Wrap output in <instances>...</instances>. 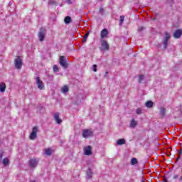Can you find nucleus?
<instances>
[{"instance_id":"obj_1","label":"nucleus","mask_w":182,"mask_h":182,"mask_svg":"<svg viewBox=\"0 0 182 182\" xmlns=\"http://www.w3.org/2000/svg\"><path fill=\"white\" fill-rule=\"evenodd\" d=\"M14 65L15 68L16 69H21L22 68V59L21 58V56H17L14 60Z\"/></svg>"},{"instance_id":"obj_2","label":"nucleus","mask_w":182,"mask_h":182,"mask_svg":"<svg viewBox=\"0 0 182 182\" xmlns=\"http://www.w3.org/2000/svg\"><path fill=\"white\" fill-rule=\"evenodd\" d=\"M46 35V30H45V28H41L38 33V39L40 42H43Z\"/></svg>"},{"instance_id":"obj_3","label":"nucleus","mask_w":182,"mask_h":182,"mask_svg":"<svg viewBox=\"0 0 182 182\" xmlns=\"http://www.w3.org/2000/svg\"><path fill=\"white\" fill-rule=\"evenodd\" d=\"M38 132H39L38 127H33L32 132L30 134L31 140H35L36 139Z\"/></svg>"},{"instance_id":"obj_4","label":"nucleus","mask_w":182,"mask_h":182,"mask_svg":"<svg viewBox=\"0 0 182 182\" xmlns=\"http://www.w3.org/2000/svg\"><path fill=\"white\" fill-rule=\"evenodd\" d=\"M93 136V132L90 129L82 130V137L87 138Z\"/></svg>"},{"instance_id":"obj_5","label":"nucleus","mask_w":182,"mask_h":182,"mask_svg":"<svg viewBox=\"0 0 182 182\" xmlns=\"http://www.w3.org/2000/svg\"><path fill=\"white\" fill-rule=\"evenodd\" d=\"M36 83L38 89H40L41 90H43V89H45V85H43V82L41 80V78L39 77H37L36 78Z\"/></svg>"},{"instance_id":"obj_6","label":"nucleus","mask_w":182,"mask_h":182,"mask_svg":"<svg viewBox=\"0 0 182 182\" xmlns=\"http://www.w3.org/2000/svg\"><path fill=\"white\" fill-rule=\"evenodd\" d=\"M101 46L102 50H109V43L105 40L101 41Z\"/></svg>"},{"instance_id":"obj_7","label":"nucleus","mask_w":182,"mask_h":182,"mask_svg":"<svg viewBox=\"0 0 182 182\" xmlns=\"http://www.w3.org/2000/svg\"><path fill=\"white\" fill-rule=\"evenodd\" d=\"M60 65L63 66L65 69L68 68V63H66V60H65V56L62 55L60 57Z\"/></svg>"},{"instance_id":"obj_8","label":"nucleus","mask_w":182,"mask_h":182,"mask_svg":"<svg viewBox=\"0 0 182 182\" xmlns=\"http://www.w3.org/2000/svg\"><path fill=\"white\" fill-rule=\"evenodd\" d=\"M84 153L85 156H90L92 154V146H85Z\"/></svg>"},{"instance_id":"obj_9","label":"nucleus","mask_w":182,"mask_h":182,"mask_svg":"<svg viewBox=\"0 0 182 182\" xmlns=\"http://www.w3.org/2000/svg\"><path fill=\"white\" fill-rule=\"evenodd\" d=\"M170 38H171L170 34L168 32H165V37L164 40V48H167V44Z\"/></svg>"},{"instance_id":"obj_10","label":"nucleus","mask_w":182,"mask_h":182,"mask_svg":"<svg viewBox=\"0 0 182 182\" xmlns=\"http://www.w3.org/2000/svg\"><path fill=\"white\" fill-rule=\"evenodd\" d=\"M181 35H182V30H176L173 33V38H175L176 39H179V38L181 37Z\"/></svg>"},{"instance_id":"obj_11","label":"nucleus","mask_w":182,"mask_h":182,"mask_svg":"<svg viewBox=\"0 0 182 182\" xmlns=\"http://www.w3.org/2000/svg\"><path fill=\"white\" fill-rule=\"evenodd\" d=\"M109 32L107 31V29L104 28L102 31H101V38L102 39H105V38H107V35H108Z\"/></svg>"},{"instance_id":"obj_12","label":"nucleus","mask_w":182,"mask_h":182,"mask_svg":"<svg viewBox=\"0 0 182 182\" xmlns=\"http://www.w3.org/2000/svg\"><path fill=\"white\" fill-rule=\"evenodd\" d=\"M54 119H55L56 123H58V124H61L62 119H60L59 118V112H56L55 114H54Z\"/></svg>"},{"instance_id":"obj_13","label":"nucleus","mask_w":182,"mask_h":182,"mask_svg":"<svg viewBox=\"0 0 182 182\" xmlns=\"http://www.w3.org/2000/svg\"><path fill=\"white\" fill-rule=\"evenodd\" d=\"M6 89V84H5L4 82H1L0 83V92H1V93H4V92H5Z\"/></svg>"},{"instance_id":"obj_14","label":"nucleus","mask_w":182,"mask_h":182,"mask_svg":"<svg viewBox=\"0 0 182 182\" xmlns=\"http://www.w3.org/2000/svg\"><path fill=\"white\" fill-rule=\"evenodd\" d=\"M38 165V161H36V159H31L30 161V166L31 167H36V166Z\"/></svg>"},{"instance_id":"obj_15","label":"nucleus","mask_w":182,"mask_h":182,"mask_svg":"<svg viewBox=\"0 0 182 182\" xmlns=\"http://www.w3.org/2000/svg\"><path fill=\"white\" fill-rule=\"evenodd\" d=\"M136 126H137V121L134 120V119H132L130 122V127L134 129Z\"/></svg>"},{"instance_id":"obj_16","label":"nucleus","mask_w":182,"mask_h":182,"mask_svg":"<svg viewBox=\"0 0 182 182\" xmlns=\"http://www.w3.org/2000/svg\"><path fill=\"white\" fill-rule=\"evenodd\" d=\"M61 92L63 93H68L69 92V87H68V85H64L62 88H61Z\"/></svg>"},{"instance_id":"obj_17","label":"nucleus","mask_w":182,"mask_h":182,"mask_svg":"<svg viewBox=\"0 0 182 182\" xmlns=\"http://www.w3.org/2000/svg\"><path fill=\"white\" fill-rule=\"evenodd\" d=\"M118 146H122V144H126V140L124 139H120L117 141Z\"/></svg>"},{"instance_id":"obj_18","label":"nucleus","mask_w":182,"mask_h":182,"mask_svg":"<svg viewBox=\"0 0 182 182\" xmlns=\"http://www.w3.org/2000/svg\"><path fill=\"white\" fill-rule=\"evenodd\" d=\"M4 166H9V159L8 158H4L3 159Z\"/></svg>"},{"instance_id":"obj_19","label":"nucleus","mask_w":182,"mask_h":182,"mask_svg":"<svg viewBox=\"0 0 182 182\" xmlns=\"http://www.w3.org/2000/svg\"><path fill=\"white\" fill-rule=\"evenodd\" d=\"M146 107H153V102L151 101H148L145 103Z\"/></svg>"},{"instance_id":"obj_20","label":"nucleus","mask_w":182,"mask_h":182,"mask_svg":"<svg viewBox=\"0 0 182 182\" xmlns=\"http://www.w3.org/2000/svg\"><path fill=\"white\" fill-rule=\"evenodd\" d=\"M45 154L47 155V156H50V154H52V149H45Z\"/></svg>"},{"instance_id":"obj_21","label":"nucleus","mask_w":182,"mask_h":182,"mask_svg":"<svg viewBox=\"0 0 182 182\" xmlns=\"http://www.w3.org/2000/svg\"><path fill=\"white\" fill-rule=\"evenodd\" d=\"M72 18H70V16H66L64 19V22L65 23H69L70 22H71Z\"/></svg>"},{"instance_id":"obj_22","label":"nucleus","mask_w":182,"mask_h":182,"mask_svg":"<svg viewBox=\"0 0 182 182\" xmlns=\"http://www.w3.org/2000/svg\"><path fill=\"white\" fill-rule=\"evenodd\" d=\"M137 163H139V161H137V159H136V158L132 159V160H131L132 166H134V164H137Z\"/></svg>"},{"instance_id":"obj_23","label":"nucleus","mask_w":182,"mask_h":182,"mask_svg":"<svg viewBox=\"0 0 182 182\" xmlns=\"http://www.w3.org/2000/svg\"><path fill=\"white\" fill-rule=\"evenodd\" d=\"M89 36V33H85V35L84 36V38L82 40V42H86V41H87V37Z\"/></svg>"},{"instance_id":"obj_24","label":"nucleus","mask_w":182,"mask_h":182,"mask_svg":"<svg viewBox=\"0 0 182 182\" xmlns=\"http://www.w3.org/2000/svg\"><path fill=\"white\" fill-rule=\"evenodd\" d=\"M53 69L54 72H59V68L58 67V65H54L53 67Z\"/></svg>"},{"instance_id":"obj_25","label":"nucleus","mask_w":182,"mask_h":182,"mask_svg":"<svg viewBox=\"0 0 182 182\" xmlns=\"http://www.w3.org/2000/svg\"><path fill=\"white\" fill-rule=\"evenodd\" d=\"M144 79V75H139V82L141 83V82H143Z\"/></svg>"},{"instance_id":"obj_26","label":"nucleus","mask_w":182,"mask_h":182,"mask_svg":"<svg viewBox=\"0 0 182 182\" xmlns=\"http://www.w3.org/2000/svg\"><path fill=\"white\" fill-rule=\"evenodd\" d=\"M87 174L89 178H90V177H92V171H90V169H89V170L87 171Z\"/></svg>"},{"instance_id":"obj_27","label":"nucleus","mask_w":182,"mask_h":182,"mask_svg":"<svg viewBox=\"0 0 182 182\" xmlns=\"http://www.w3.org/2000/svg\"><path fill=\"white\" fill-rule=\"evenodd\" d=\"M124 21V16H120V25L123 23V21Z\"/></svg>"},{"instance_id":"obj_28","label":"nucleus","mask_w":182,"mask_h":182,"mask_svg":"<svg viewBox=\"0 0 182 182\" xmlns=\"http://www.w3.org/2000/svg\"><path fill=\"white\" fill-rule=\"evenodd\" d=\"M136 114H141V109L138 108L136 111Z\"/></svg>"},{"instance_id":"obj_29","label":"nucleus","mask_w":182,"mask_h":182,"mask_svg":"<svg viewBox=\"0 0 182 182\" xmlns=\"http://www.w3.org/2000/svg\"><path fill=\"white\" fill-rule=\"evenodd\" d=\"M97 65L95 64L93 65V71L94 72H97Z\"/></svg>"},{"instance_id":"obj_30","label":"nucleus","mask_w":182,"mask_h":182,"mask_svg":"<svg viewBox=\"0 0 182 182\" xmlns=\"http://www.w3.org/2000/svg\"><path fill=\"white\" fill-rule=\"evenodd\" d=\"M165 112H166V109L164 108L161 109V114H162V116H164Z\"/></svg>"},{"instance_id":"obj_31","label":"nucleus","mask_w":182,"mask_h":182,"mask_svg":"<svg viewBox=\"0 0 182 182\" xmlns=\"http://www.w3.org/2000/svg\"><path fill=\"white\" fill-rule=\"evenodd\" d=\"M181 154H182V150L181 149L179 151L178 157L177 160H178V159H180V156H181Z\"/></svg>"},{"instance_id":"obj_32","label":"nucleus","mask_w":182,"mask_h":182,"mask_svg":"<svg viewBox=\"0 0 182 182\" xmlns=\"http://www.w3.org/2000/svg\"><path fill=\"white\" fill-rule=\"evenodd\" d=\"M49 4H50V5H53V4H56L55 1H50V2H49Z\"/></svg>"},{"instance_id":"obj_33","label":"nucleus","mask_w":182,"mask_h":182,"mask_svg":"<svg viewBox=\"0 0 182 182\" xmlns=\"http://www.w3.org/2000/svg\"><path fill=\"white\" fill-rule=\"evenodd\" d=\"M100 14H103V9H100Z\"/></svg>"},{"instance_id":"obj_34","label":"nucleus","mask_w":182,"mask_h":182,"mask_svg":"<svg viewBox=\"0 0 182 182\" xmlns=\"http://www.w3.org/2000/svg\"><path fill=\"white\" fill-rule=\"evenodd\" d=\"M178 178V176H177V175L175 176H173V178H174V179Z\"/></svg>"},{"instance_id":"obj_35","label":"nucleus","mask_w":182,"mask_h":182,"mask_svg":"<svg viewBox=\"0 0 182 182\" xmlns=\"http://www.w3.org/2000/svg\"><path fill=\"white\" fill-rule=\"evenodd\" d=\"M2 156H3L2 154H0V159H2Z\"/></svg>"},{"instance_id":"obj_36","label":"nucleus","mask_w":182,"mask_h":182,"mask_svg":"<svg viewBox=\"0 0 182 182\" xmlns=\"http://www.w3.org/2000/svg\"><path fill=\"white\" fill-rule=\"evenodd\" d=\"M180 181H181L182 180V176H181V178H180V179H179Z\"/></svg>"}]
</instances>
